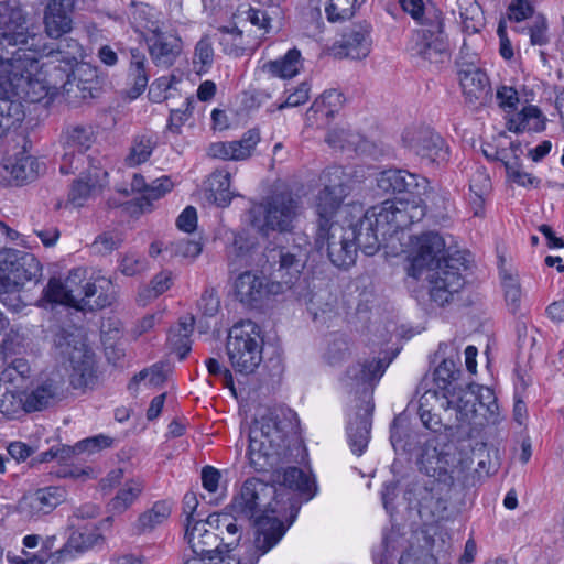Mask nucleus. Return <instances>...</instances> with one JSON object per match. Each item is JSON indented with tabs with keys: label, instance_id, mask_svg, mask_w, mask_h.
Instances as JSON below:
<instances>
[{
	"label": "nucleus",
	"instance_id": "1",
	"mask_svg": "<svg viewBox=\"0 0 564 564\" xmlns=\"http://www.w3.org/2000/svg\"><path fill=\"white\" fill-rule=\"evenodd\" d=\"M425 208L409 200L387 199L372 206L349 228L333 225L325 231H316L315 243L327 248L330 262L340 269L355 264L357 251L373 256L382 241L422 220Z\"/></svg>",
	"mask_w": 564,
	"mask_h": 564
},
{
	"label": "nucleus",
	"instance_id": "2",
	"mask_svg": "<svg viewBox=\"0 0 564 564\" xmlns=\"http://www.w3.org/2000/svg\"><path fill=\"white\" fill-rule=\"evenodd\" d=\"M408 258L410 276L420 279L426 273L427 295L432 304L443 307L463 289V258L445 257V240L438 232L426 231L414 236Z\"/></svg>",
	"mask_w": 564,
	"mask_h": 564
},
{
	"label": "nucleus",
	"instance_id": "3",
	"mask_svg": "<svg viewBox=\"0 0 564 564\" xmlns=\"http://www.w3.org/2000/svg\"><path fill=\"white\" fill-rule=\"evenodd\" d=\"M297 415L292 410H273L256 420L249 431L248 458L257 473L301 462L305 448L296 436Z\"/></svg>",
	"mask_w": 564,
	"mask_h": 564
},
{
	"label": "nucleus",
	"instance_id": "4",
	"mask_svg": "<svg viewBox=\"0 0 564 564\" xmlns=\"http://www.w3.org/2000/svg\"><path fill=\"white\" fill-rule=\"evenodd\" d=\"M80 55L76 40L47 43L42 35L30 33L26 15L17 1H0V61L13 57H47L68 72Z\"/></svg>",
	"mask_w": 564,
	"mask_h": 564
},
{
	"label": "nucleus",
	"instance_id": "5",
	"mask_svg": "<svg viewBox=\"0 0 564 564\" xmlns=\"http://www.w3.org/2000/svg\"><path fill=\"white\" fill-rule=\"evenodd\" d=\"M276 489L260 479H247L232 501L236 513L253 519L257 536L249 554L237 564H257L260 556L268 553L284 535L286 528L274 517L278 513Z\"/></svg>",
	"mask_w": 564,
	"mask_h": 564
},
{
	"label": "nucleus",
	"instance_id": "6",
	"mask_svg": "<svg viewBox=\"0 0 564 564\" xmlns=\"http://www.w3.org/2000/svg\"><path fill=\"white\" fill-rule=\"evenodd\" d=\"M35 57H13L8 61H0V65L8 66L7 76L0 77V117L21 121L24 117L20 98L30 101H39L45 91L42 83L41 72ZM48 66L44 63L41 69Z\"/></svg>",
	"mask_w": 564,
	"mask_h": 564
},
{
	"label": "nucleus",
	"instance_id": "7",
	"mask_svg": "<svg viewBox=\"0 0 564 564\" xmlns=\"http://www.w3.org/2000/svg\"><path fill=\"white\" fill-rule=\"evenodd\" d=\"M402 10L422 28L413 34L411 51L431 63L448 57L443 12L431 0H400Z\"/></svg>",
	"mask_w": 564,
	"mask_h": 564
},
{
	"label": "nucleus",
	"instance_id": "8",
	"mask_svg": "<svg viewBox=\"0 0 564 564\" xmlns=\"http://www.w3.org/2000/svg\"><path fill=\"white\" fill-rule=\"evenodd\" d=\"M262 350L263 337L257 323L250 319L240 321L229 329L226 351L236 372L253 373L262 361Z\"/></svg>",
	"mask_w": 564,
	"mask_h": 564
},
{
	"label": "nucleus",
	"instance_id": "9",
	"mask_svg": "<svg viewBox=\"0 0 564 564\" xmlns=\"http://www.w3.org/2000/svg\"><path fill=\"white\" fill-rule=\"evenodd\" d=\"M486 406L489 412L498 409L492 390L484 387L469 386L465 389L453 388L452 393L441 395V408L453 410L455 414V427L464 429L473 425H482L478 421L477 406Z\"/></svg>",
	"mask_w": 564,
	"mask_h": 564
},
{
	"label": "nucleus",
	"instance_id": "10",
	"mask_svg": "<svg viewBox=\"0 0 564 564\" xmlns=\"http://www.w3.org/2000/svg\"><path fill=\"white\" fill-rule=\"evenodd\" d=\"M419 465L429 477L451 487L455 481L465 479L470 462L456 451H438L434 444L426 442L419 456Z\"/></svg>",
	"mask_w": 564,
	"mask_h": 564
},
{
	"label": "nucleus",
	"instance_id": "11",
	"mask_svg": "<svg viewBox=\"0 0 564 564\" xmlns=\"http://www.w3.org/2000/svg\"><path fill=\"white\" fill-rule=\"evenodd\" d=\"M42 265L34 254L17 250H0V282L4 286H23L26 282L39 283Z\"/></svg>",
	"mask_w": 564,
	"mask_h": 564
},
{
	"label": "nucleus",
	"instance_id": "12",
	"mask_svg": "<svg viewBox=\"0 0 564 564\" xmlns=\"http://www.w3.org/2000/svg\"><path fill=\"white\" fill-rule=\"evenodd\" d=\"M311 245L305 236H299L292 246L272 248L267 253L268 261L272 260L278 263L275 274L282 283V292L284 286L291 288L300 278L306 265Z\"/></svg>",
	"mask_w": 564,
	"mask_h": 564
},
{
	"label": "nucleus",
	"instance_id": "13",
	"mask_svg": "<svg viewBox=\"0 0 564 564\" xmlns=\"http://www.w3.org/2000/svg\"><path fill=\"white\" fill-rule=\"evenodd\" d=\"M299 203L290 193H278L257 209L261 218L254 216L253 225L261 231H290L297 216Z\"/></svg>",
	"mask_w": 564,
	"mask_h": 564
},
{
	"label": "nucleus",
	"instance_id": "14",
	"mask_svg": "<svg viewBox=\"0 0 564 564\" xmlns=\"http://www.w3.org/2000/svg\"><path fill=\"white\" fill-rule=\"evenodd\" d=\"M403 145L426 164L442 165L449 160L445 140L430 127H412L402 134Z\"/></svg>",
	"mask_w": 564,
	"mask_h": 564
},
{
	"label": "nucleus",
	"instance_id": "15",
	"mask_svg": "<svg viewBox=\"0 0 564 564\" xmlns=\"http://www.w3.org/2000/svg\"><path fill=\"white\" fill-rule=\"evenodd\" d=\"M67 392L64 376L58 371L43 375L24 391L26 412H37L54 406L61 402Z\"/></svg>",
	"mask_w": 564,
	"mask_h": 564
},
{
	"label": "nucleus",
	"instance_id": "16",
	"mask_svg": "<svg viewBox=\"0 0 564 564\" xmlns=\"http://www.w3.org/2000/svg\"><path fill=\"white\" fill-rule=\"evenodd\" d=\"M280 293L282 283L269 281L261 272L246 271L235 281L236 299L251 308H260L270 295Z\"/></svg>",
	"mask_w": 564,
	"mask_h": 564
},
{
	"label": "nucleus",
	"instance_id": "17",
	"mask_svg": "<svg viewBox=\"0 0 564 564\" xmlns=\"http://www.w3.org/2000/svg\"><path fill=\"white\" fill-rule=\"evenodd\" d=\"M120 55L127 61V96L137 99L145 90L151 77V67L141 46H128L121 42L115 43Z\"/></svg>",
	"mask_w": 564,
	"mask_h": 564
},
{
	"label": "nucleus",
	"instance_id": "18",
	"mask_svg": "<svg viewBox=\"0 0 564 564\" xmlns=\"http://www.w3.org/2000/svg\"><path fill=\"white\" fill-rule=\"evenodd\" d=\"M372 26L368 21H360L347 28L333 46V55L337 58L362 59L372 47Z\"/></svg>",
	"mask_w": 564,
	"mask_h": 564
},
{
	"label": "nucleus",
	"instance_id": "19",
	"mask_svg": "<svg viewBox=\"0 0 564 564\" xmlns=\"http://www.w3.org/2000/svg\"><path fill=\"white\" fill-rule=\"evenodd\" d=\"M185 538L194 554L207 556L210 561H223L226 558V549L223 541L225 536L216 533L206 521H196L193 525H186Z\"/></svg>",
	"mask_w": 564,
	"mask_h": 564
},
{
	"label": "nucleus",
	"instance_id": "20",
	"mask_svg": "<svg viewBox=\"0 0 564 564\" xmlns=\"http://www.w3.org/2000/svg\"><path fill=\"white\" fill-rule=\"evenodd\" d=\"M462 53L463 51L456 64L463 94L467 102L481 105L491 91L489 78L484 70L475 65V55L470 61H465Z\"/></svg>",
	"mask_w": 564,
	"mask_h": 564
},
{
	"label": "nucleus",
	"instance_id": "21",
	"mask_svg": "<svg viewBox=\"0 0 564 564\" xmlns=\"http://www.w3.org/2000/svg\"><path fill=\"white\" fill-rule=\"evenodd\" d=\"M144 40L153 64L165 69L174 65L183 50V42L177 34L164 32L158 26Z\"/></svg>",
	"mask_w": 564,
	"mask_h": 564
},
{
	"label": "nucleus",
	"instance_id": "22",
	"mask_svg": "<svg viewBox=\"0 0 564 564\" xmlns=\"http://www.w3.org/2000/svg\"><path fill=\"white\" fill-rule=\"evenodd\" d=\"M66 499V490L61 486H47L25 494L19 501V509L30 518H41L51 513Z\"/></svg>",
	"mask_w": 564,
	"mask_h": 564
},
{
	"label": "nucleus",
	"instance_id": "23",
	"mask_svg": "<svg viewBox=\"0 0 564 564\" xmlns=\"http://www.w3.org/2000/svg\"><path fill=\"white\" fill-rule=\"evenodd\" d=\"M260 139L258 129H249L240 140L210 143L207 148V154L213 159L224 161H245L252 155Z\"/></svg>",
	"mask_w": 564,
	"mask_h": 564
},
{
	"label": "nucleus",
	"instance_id": "24",
	"mask_svg": "<svg viewBox=\"0 0 564 564\" xmlns=\"http://www.w3.org/2000/svg\"><path fill=\"white\" fill-rule=\"evenodd\" d=\"M77 0H50L44 9L43 24L51 39H61L73 29Z\"/></svg>",
	"mask_w": 564,
	"mask_h": 564
},
{
	"label": "nucleus",
	"instance_id": "25",
	"mask_svg": "<svg viewBox=\"0 0 564 564\" xmlns=\"http://www.w3.org/2000/svg\"><path fill=\"white\" fill-rule=\"evenodd\" d=\"M346 195L347 188L341 181L325 185L318 193L316 197L317 231H325L328 227H333V225H339L337 221H334V217Z\"/></svg>",
	"mask_w": 564,
	"mask_h": 564
},
{
	"label": "nucleus",
	"instance_id": "26",
	"mask_svg": "<svg viewBox=\"0 0 564 564\" xmlns=\"http://www.w3.org/2000/svg\"><path fill=\"white\" fill-rule=\"evenodd\" d=\"M427 178L406 170L389 169L377 178L378 187L386 193H412L420 195L427 186Z\"/></svg>",
	"mask_w": 564,
	"mask_h": 564
},
{
	"label": "nucleus",
	"instance_id": "27",
	"mask_svg": "<svg viewBox=\"0 0 564 564\" xmlns=\"http://www.w3.org/2000/svg\"><path fill=\"white\" fill-rule=\"evenodd\" d=\"M68 360L72 364L70 384L73 388L84 389L96 383L95 354L87 345L84 348L75 349Z\"/></svg>",
	"mask_w": 564,
	"mask_h": 564
},
{
	"label": "nucleus",
	"instance_id": "28",
	"mask_svg": "<svg viewBox=\"0 0 564 564\" xmlns=\"http://www.w3.org/2000/svg\"><path fill=\"white\" fill-rule=\"evenodd\" d=\"M281 466L282 465L269 471L272 473V481L299 492L301 496L305 497L306 500L315 496L317 489L316 484L308 475L297 467H288L281 470Z\"/></svg>",
	"mask_w": 564,
	"mask_h": 564
},
{
	"label": "nucleus",
	"instance_id": "29",
	"mask_svg": "<svg viewBox=\"0 0 564 564\" xmlns=\"http://www.w3.org/2000/svg\"><path fill=\"white\" fill-rule=\"evenodd\" d=\"M231 174L226 169H216L213 171L206 182L205 191L208 200L220 208L228 207L238 193L230 189Z\"/></svg>",
	"mask_w": 564,
	"mask_h": 564
},
{
	"label": "nucleus",
	"instance_id": "30",
	"mask_svg": "<svg viewBox=\"0 0 564 564\" xmlns=\"http://www.w3.org/2000/svg\"><path fill=\"white\" fill-rule=\"evenodd\" d=\"M399 536L393 531H383L381 543L373 549L375 564H393ZM398 564H426V556L421 557L412 552L402 553Z\"/></svg>",
	"mask_w": 564,
	"mask_h": 564
},
{
	"label": "nucleus",
	"instance_id": "31",
	"mask_svg": "<svg viewBox=\"0 0 564 564\" xmlns=\"http://www.w3.org/2000/svg\"><path fill=\"white\" fill-rule=\"evenodd\" d=\"M373 406L369 403L357 412L347 427L348 441L354 454L360 456L367 448L370 438L371 414Z\"/></svg>",
	"mask_w": 564,
	"mask_h": 564
},
{
	"label": "nucleus",
	"instance_id": "32",
	"mask_svg": "<svg viewBox=\"0 0 564 564\" xmlns=\"http://www.w3.org/2000/svg\"><path fill=\"white\" fill-rule=\"evenodd\" d=\"M546 117L538 106L529 105L507 121V128L514 133L524 131L540 133L546 128Z\"/></svg>",
	"mask_w": 564,
	"mask_h": 564
},
{
	"label": "nucleus",
	"instance_id": "33",
	"mask_svg": "<svg viewBox=\"0 0 564 564\" xmlns=\"http://www.w3.org/2000/svg\"><path fill=\"white\" fill-rule=\"evenodd\" d=\"M383 371L381 360L356 362L347 368L340 380L345 387L355 389L379 379Z\"/></svg>",
	"mask_w": 564,
	"mask_h": 564
},
{
	"label": "nucleus",
	"instance_id": "34",
	"mask_svg": "<svg viewBox=\"0 0 564 564\" xmlns=\"http://www.w3.org/2000/svg\"><path fill=\"white\" fill-rule=\"evenodd\" d=\"M207 524L219 533L220 536H225L224 547L226 552H231L237 547L241 539V525L237 523V519L229 513H213L205 520Z\"/></svg>",
	"mask_w": 564,
	"mask_h": 564
},
{
	"label": "nucleus",
	"instance_id": "35",
	"mask_svg": "<svg viewBox=\"0 0 564 564\" xmlns=\"http://www.w3.org/2000/svg\"><path fill=\"white\" fill-rule=\"evenodd\" d=\"M336 296L327 289H318L310 293L306 308L313 321L325 324L336 316Z\"/></svg>",
	"mask_w": 564,
	"mask_h": 564
},
{
	"label": "nucleus",
	"instance_id": "36",
	"mask_svg": "<svg viewBox=\"0 0 564 564\" xmlns=\"http://www.w3.org/2000/svg\"><path fill=\"white\" fill-rule=\"evenodd\" d=\"M491 191V180L484 167H477L469 178L468 200L474 216L485 212V199Z\"/></svg>",
	"mask_w": 564,
	"mask_h": 564
},
{
	"label": "nucleus",
	"instance_id": "37",
	"mask_svg": "<svg viewBox=\"0 0 564 564\" xmlns=\"http://www.w3.org/2000/svg\"><path fill=\"white\" fill-rule=\"evenodd\" d=\"M101 171H95L94 173H89L85 176L79 177L74 181L72 187L68 193L67 203L72 204L74 207H82L84 204L97 192L100 191L101 184L99 181V175ZM106 175L105 172H102Z\"/></svg>",
	"mask_w": 564,
	"mask_h": 564
},
{
	"label": "nucleus",
	"instance_id": "38",
	"mask_svg": "<svg viewBox=\"0 0 564 564\" xmlns=\"http://www.w3.org/2000/svg\"><path fill=\"white\" fill-rule=\"evenodd\" d=\"M80 294L82 291L79 289L68 290L59 279L52 278L43 289V295L39 300V305L43 306L44 303H51L78 307V296Z\"/></svg>",
	"mask_w": 564,
	"mask_h": 564
},
{
	"label": "nucleus",
	"instance_id": "39",
	"mask_svg": "<svg viewBox=\"0 0 564 564\" xmlns=\"http://www.w3.org/2000/svg\"><path fill=\"white\" fill-rule=\"evenodd\" d=\"M144 485L139 479H129L117 491L116 496L108 502L107 510L111 514L126 512L139 499Z\"/></svg>",
	"mask_w": 564,
	"mask_h": 564
},
{
	"label": "nucleus",
	"instance_id": "40",
	"mask_svg": "<svg viewBox=\"0 0 564 564\" xmlns=\"http://www.w3.org/2000/svg\"><path fill=\"white\" fill-rule=\"evenodd\" d=\"M63 147L85 154L96 140L94 128L89 124H74L67 127L62 134Z\"/></svg>",
	"mask_w": 564,
	"mask_h": 564
},
{
	"label": "nucleus",
	"instance_id": "41",
	"mask_svg": "<svg viewBox=\"0 0 564 564\" xmlns=\"http://www.w3.org/2000/svg\"><path fill=\"white\" fill-rule=\"evenodd\" d=\"M301 66V52L292 48L283 57L267 62L263 65V70L272 77L286 79L297 75Z\"/></svg>",
	"mask_w": 564,
	"mask_h": 564
},
{
	"label": "nucleus",
	"instance_id": "42",
	"mask_svg": "<svg viewBox=\"0 0 564 564\" xmlns=\"http://www.w3.org/2000/svg\"><path fill=\"white\" fill-rule=\"evenodd\" d=\"M417 437V433L408 430L401 415L394 417L390 429V442L395 452H414L420 443Z\"/></svg>",
	"mask_w": 564,
	"mask_h": 564
},
{
	"label": "nucleus",
	"instance_id": "43",
	"mask_svg": "<svg viewBox=\"0 0 564 564\" xmlns=\"http://www.w3.org/2000/svg\"><path fill=\"white\" fill-rule=\"evenodd\" d=\"M194 329V317L181 318L175 327L169 333L171 347L177 352L181 360L185 359L191 350V335Z\"/></svg>",
	"mask_w": 564,
	"mask_h": 564
},
{
	"label": "nucleus",
	"instance_id": "44",
	"mask_svg": "<svg viewBox=\"0 0 564 564\" xmlns=\"http://www.w3.org/2000/svg\"><path fill=\"white\" fill-rule=\"evenodd\" d=\"M3 169L10 173L11 180L15 181L17 184L31 182L35 180L39 174V163L36 159L24 153L17 156L14 162L4 165Z\"/></svg>",
	"mask_w": 564,
	"mask_h": 564
},
{
	"label": "nucleus",
	"instance_id": "45",
	"mask_svg": "<svg viewBox=\"0 0 564 564\" xmlns=\"http://www.w3.org/2000/svg\"><path fill=\"white\" fill-rule=\"evenodd\" d=\"M433 403L441 405V397L437 390H427L419 399L417 414L422 424L433 431L437 432L442 427V420L438 414L432 413Z\"/></svg>",
	"mask_w": 564,
	"mask_h": 564
},
{
	"label": "nucleus",
	"instance_id": "46",
	"mask_svg": "<svg viewBox=\"0 0 564 564\" xmlns=\"http://www.w3.org/2000/svg\"><path fill=\"white\" fill-rule=\"evenodd\" d=\"M172 503L167 500H160L147 511L142 512L137 520V529L139 532L153 530L162 524L171 516Z\"/></svg>",
	"mask_w": 564,
	"mask_h": 564
},
{
	"label": "nucleus",
	"instance_id": "47",
	"mask_svg": "<svg viewBox=\"0 0 564 564\" xmlns=\"http://www.w3.org/2000/svg\"><path fill=\"white\" fill-rule=\"evenodd\" d=\"M158 144L154 134L137 135L131 144L130 152L126 158L128 166H137L149 160Z\"/></svg>",
	"mask_w": 564,
	"mask_h": 564
},
{
	"label": "nucleus",
	"instance_id": "48",
	"mask_svg": "<svg viewBox=\"0 0 564 564\" xmlns=\"http://www.w3.org/2000/svg\"><path fill=\"white\" fill-rule=\"evenodd\" d=\"M86 300L97 295L95 305L99 308L110 306L116 299L115 286L110 279L100 276L94 282H86Z\"/></svg>",
	"mask_w": 564,
	"mask_h": 564
},
{
	"label": "nucleus",
	"instance_id": "49",
	"mask_svg": "<svg viewBox=\"0 0 564 564\" xmlns=\"http://www.w3.org/2000/svg\"><path fill=\"white\" fill-rule=\"evenodd\" d=\"M105 542V538L102 534L96 531H73L65 543L64 547L59 551L64 552H77L83 553L89 549H93L96 545L102 544Z\"/></svg>",
	"mask_w": 564,
	"mask_h": 564
},
{
	"label": "nucleus",
	"instance_id": "50",
	"mask_svg": "<svg viewBox=\"0 0 564 564\" xmlns=\"http://www.w3.org/2000/svg\"><path fill=\"white\" fill-rule=\"evenodd\" d=\"M220 36L218 37L219 45L225 54L240 57L245 55L242 31L237 26L228 28L221 26L218 29Z\"/></svg>",
	"mask_w": 564,
	"mask_h": 564
},
{
	"label": "nucleus",
	"instance_id": "51",
	"mask_svg": "<svg viewBox=\"0 0 564 564\" xmlns=\"http://www.w3.org/2000/svg\"><path fill=\"white\" fill-rule=\"evenodd\" d=\"M459 370L452 359H444L434 370V382L440 397L444 393L449 394L453 391V382L457 380Z\"/></svg>",
	"mask_w": 564,
	"mask_h": 564
},
{
	"label": "nucleus",
	"instance_id": "52",
	"mask_svg": "<svg viewBox=\"0 0 564 564\" xmlns=\"http://www.w3.org/2000/svg\"><path fill=\"white\" fill-rule=\"evenodd\" d=\"M172 187L173 183L167 176L156 178L151 185H148L145 194H142L141 197L137 199L138 207L142 213L151 212L152 203L169 193Z\"/></svg>",
	"mask_w": 564,
	"mask_h": 564
},
{
	"label": "nucleus",
	"instance_id": "53",
	"mask_svg": "<svg viewBox=\"0 0 564 564\" xmlns=\"http://www.w3.org/2000/svg\"><path fill=\"white\" fill-rule=\"evenodd\" d=\"M24 391L6 390L0 394V413L9 419H18L26 412Z\"/></svg>",
	"mask_w": 564,
	"mask_h": 564
},
{
	"label": "nucleus",
	"instance_id": "54",
	"mask_svg": "<svg viewBox=\"0 0 564 564\" xmlns=\"http://www.w3.org/2000/svg\"><path fill=\"white\" fill-rule=\"evenodd\" d=\"M500 278L508 310L510 313L516 314L520 310L522 299L520 282L517 276H513L507 271H502Z\"/></svg>",
	"mask_w": 564,
	"mask_h": 564
},
{
	"label": "nucleus",
	"instance_id": "55",
	"mask_svg": "<svg viewBox=\"0 0 564 564\" xmlns=\"http://www.w3.org/2000/svg\"><path fill=\"white\" fill-rule=\"evenodd\" d=\"M213 39L206 34L196 43L193 64L198 74L207 73L214 63Z\"/></svg>",
	"mask_w": 564,
	"mask_h": 564
},
{
	"label": "nucleus",
	"instance_id": "56",
	"mask_svg": "<svg viewBox=\"0 0 564 564\" xmlns=\"http://www.w3.org/2000/svg\"><path fill=\"white\" fill-rule=\"evenodd\" d=\"M344 104V96L336 89L324 91L308 109L310 112H322L326 117L333 116Z\"/></svg>",
	"mask_w": 564,
	"mask_h": 564
},
{
	"label": "nucleus",
	"instance_id": "57",
	"mask_svg": "<svg viewBox=\"0 0 564 564\" xmlns=\"http://www.w3.org/2000/svg\"><path fill=\"white\" fill-rule=\"evenodd\" d=\"M503 166L506 169L507 177L512 183H516L519 186L528 187V188H536L539 187L541 181L534 175L522 170V165L519 162L518 156H514L513 161L502 160Z\"/></svg>",
	"mask_w": 564,
	"mask_h": 564
},
{
	"label": "nucleus",
	"instance_id": "58",
	"mask_svg": "<svg viewBox=\"0 0 564 564\" xmlns=\"http://www.w3.org/2000/svg\"><path fill=\"white\" fill-rule=\"evenodd\" d=\"M364 2H356L352 0H326L325 13L329 22H343L354 17L356 8L360 7Z\"/></svg>",
	"mask_w": 564,
	"mask_h": 564
},
{
	"label": "nucleus",
	"instance_id": "59",
	"mask_svg": "<svg viewBox=\"0 0 564 564\" xmlns=\"http://www.w3.org/2000/svg\"><path fill=\"white\" fill-rule=\"evenodd\" d=\"M2 364L4 366L0 375L2 381L12 382L17 377L25 379L31 375V366L22 356L2 359Z\"/></svg>",
	"mask_w": 564,
	"mask_h": 564
},
{
	"label": "nucleus",
	"instance_id": "60",
	"mask_svg": "<svg viewBox=\"0 0 564 564\" xmlns=\"http://www.w3.org/2000/svg\"><path fill=\"white\" fill-rule=\"evenodd\" d=\"M173 283L171 271H161L155 274L149 285L140 290L139 296L144 301H151L166 292Z\"/></svg>",
	"mask_w": 564,
	"mask_h": 564
},
{
	"label": "nucleus",
	"instance_id": "61",
	"mask_svg": "<svg viewBox=\"0 0 564 564\" xmlns=\"http://www.w3.org/2000/svg\"><path fill=\"white\" fill-rule=\"evenodd\" d=\"M86 344L74 333L61 329L54 336V347L63 359H69L75 349L84 348Z\"/></svg>",
	"mask_w": 564,
	"mask_h": 564
},
{
	"label": "nucleus",
	"instance_id": "62",
	"mask_svg": "<svg viewBox=\"0 0 564 564\" xmlns=\"http://www.w3.org/2000/svg\"><path fill=\"white\" fill-rule=\"evenodd\" d=\"M26 338L23 334H20L17 330L11 329L6 334L4 338L0 345V354L1 358H11L15 356H21L25 351L26 347Z\"/></svg>",
	"mask_w": 564,
	"mask_h": 564
},
{
	"label": "nucleus",
	"instance_id": "63",
	"mask_svg": "<svg viewBox=\"0 0 564 564\" xmlns=\"http://www.w3.org/2000/svg\"><path fill=\"white\" fill-rule=\"evenodd\" d=\"M350 355V347L347 339L340 335H334L328 343L325 358L330 366L340 365Z\"/></svg>",
	"mask_w": 564,
	"mask_h": 564
},
{
	"label": "nucleus",
	"instance_id": "64",
	"mask_svg": "<svg viewBox=\"0 0 564 564\" xmlns=\"http://www.w3.org/2000/svg\"><path fill=\"white\" fill-rule=\"evenodd\" d=\"M360 135L345 129H333L326 137V142L335 149L357 150Z\"/></svg>",
	"mask_w": 564,
	"mask_h": 564
}]
</instances>
